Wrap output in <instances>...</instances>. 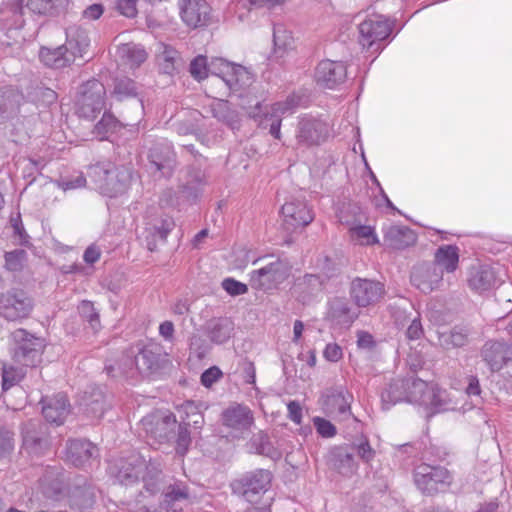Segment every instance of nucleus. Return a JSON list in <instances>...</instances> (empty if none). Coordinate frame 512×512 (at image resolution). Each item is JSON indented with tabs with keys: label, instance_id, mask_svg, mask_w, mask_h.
<instances>
[{
	"label": "nucleus",
	"instance_id": "nucleus-16",
	"mask_svg": "<svg viewBox=\"0 0 512 512\" xmlns=\"http://www.w3.org/2000/svg\"><path fill=\"white\" fill-rule=\"evenodd\" d=\"M347 76V68L343 62L323 60L315 69V81L324 88L333 89L343 83Z\"/></svg>",
	"mask_w": 512,
	"mask_h": 512
},
{
	"label": "nucleus",
	"instance_id": "nucleus-1",
	"mask_svg": "<svg viewBox=\"0 0 512 512\" xmlns=\"http://www.w3.org/2000/svg\"><path fill=\"white\" fill-rule=\"evenodd\" d=\"M89 176L102 195L114 198L125 194L130 188L132 170L125 164L101 162L89 168Z\"/></svg>",
	"mask_w": 512,
	"mask_h": 512
},
{
	"label": "nucleus",
	"instance_id": "nucleus-7",
	"mask_svg": "<svg viewBox=\"0 0 512 512\" xmlns=\"http://www.w3.org/2000/svg\"><path fill=\"white\" fill-rule=\"evenodd\" d=\"M32 309V299L21 289L13 288L0 296V315L8 321L25 319Z\"/></svg>",
	"mask_w": 512,
	"mask_h": 512
},
{
	"label": "nucleus",
	"instance_id": "nucleus-2",
	"mask_svg": "<svg viewBox=\"0 0 512 512\" xmlns=\"http://www.w3.org/2000/svg\"><path fill=\"white\" fill-rule=\"evenodd\" d=\"M161 465L157 461H149L146 465L144 460L135 458L127 466L122 465L116 475L117 480L123 485H131L137 482L142 474V481L147 493L155 494L161 489Z\"/></svg>",
	"mask_w": 512,
	"mask_h": 512
},
{
	"label": "nucleus",
	"instance_id": "nucleus-18",
	"mask_svg": "<svg viewBox=\"0 0 512 512\" xmlns=\"http://www.w3.org/2000/svg\"><path fill=\"white\" fill-rule=\"evenodd\" d=\"M328 136V125L319 119L305 117L298 126L297 140L304 145H316Z\"/></svg>",
	"mask_w": 512,
	"mask_h": 512
},
{
	"label": "nucleus",
	"instance_id": "nucleus-6",
	"mask_svg": "<svg viewBox=\"0 0 512 512\" xmlns=\"http://www.w3.org/2000/svg\"><path fill=\"white\" fill-rule=\"evenodd\" d=\"M209 72L220 78L230 90L248 87L253 82L252 74L243 66L215 58L208 64Z\"/></svg>",
	"mask_w": 512,
	"mask_h": 512
},
{
	"label": "nucleus",
	"instance_id": "nucleus-22",
	"mask_svg": "<svg viewBox=\"0 0 512 512\" xmlns=\"http://www.w3.org/2000/svg\"><path fill=\"white\" fill-rule=\"evenodd\" d=\"M37 422L30 421L25 424L23 434L22 448L29 455L39 456L42 455L49 446L48 439L45 433L40 431Z\"/></svg>",
	"mask_w": 512,
	"mask_h": 512
},
{
	"label": "nucleus",
	"instance_id": "nucleus-13",
	"mask_svg": "<svg viewBox=\"0 0 512 512\" xmlns=\"http://www.w3.org/2000/svg\"><path fill=\"white\" fill-rule=\"evenodd\" d=\"M352 400V394L343 387H338L326 391L322 397V406L327 414L345 420L351 415Z\"/></svg>",
	"mask_w": 512,
	"mask_h": 512
},
{
	"label": "nucleus",
	"instance_id": "nucleus-40",
	"mask_svg": "<svg viewBox=\"0 0 512 512\" xmlns=\"http://www.w3.org/2000/svg\"><path fill=\"white\" fill-rule=\"evenodd\" d=\"M233 330V323L228 318L212 319L207 324V332L211 341L221 344L226 342Z\"/></svg>",
	"mask_w": 512,
	"mask_h": 512
},
{
	"label": "nucleus",
	"instance_id": "nucleus-61",
	"mask_svg": "<svg viewBox=\"0 0 512 512\" xmlns=\"http://www.w3.org/2000/svg\"><path fill=\"white\" fill-rule=\"evenodd\" d=\"M323 356L330 362H338L343 356L342 348L336 343H329L323 351Z\"/></svg>",
	"mask_w": 512,
	"mask_h": 512
},
{
	"label": "nucleus",
	"instance_id": "nucleus-53",
	"mask_svg": "<svg viewBox=\"0 0 512 512\" xmlns=\"http://www.w3.org/2000/svg\"><path fill=\"white\" fill-rule=\"evenodd\" d=\"M466 342V335L461 331L451 330L449 333L440 335V343L445 347H461Z\"/></svg>",
	"mask_w": 512,
	"mask_h": 512
},
{
	"label": "nucleus",
	"instance_id": "nucleus-33",
	"mask_svg": "<svg viewBox=\"0 0 512 512\" xmlns=\"http://www.w3.org/2000/svg\"><path fill=\"white\" fill-rule=\"evenodd\" d=\"M406 383L407 378L395 379L390 383L389 387L382 392L381 399L384 409H389L392 405L401 401L408 402V387Z\"/></svg>",
	"mask_w": 512,
	"mask_h": 512
},
{
	"label": "nucleus",
	"instance_id": "nucleus-9",
	"mask_svg": "<svg viewBox=\"0 0 512 512\" xmlns=\"http://www.w3.org/2000/svg\"><path fill=\"white\" fill-rule=\"evenodd\" d=\"M289 275V265L284 261L276 260L258 270L252 271L250 281L252 287L268 290L283 283Z\"/></svg>",
	"mask_w": 512,
	"mask_h": 512
},
{
	"label": "nucleus",
	"instance_id": "nucleus-42",
	"mask_svg": "<svg viewBox=\"0 0 512 512\" xmlns=\"http://www.w3.org/2000/svg\"><path fill=\"white\" fill-rule=\"evenodd\" d=\"M406 384L408 387V402L424 406L426 395L431 391L433 385H428L427 382L413 376L407 378Z\"/></svg>",
	"mask_w": 512,
	"mask_h": 512
},
{
	"label": "nucleus",
	"instance_id": "nucleus-25",
	"mask_svg": "<svg viewBox=\"0 0 512 512\" xmlns=\"http://www.w3.org/2000/svg\"><path fill=\"white\" fill-rule=\"evenodd\" d=\"M323 283L319 276L307 274L296 279L291 288V293L303 304L309 303L322 291Z\"/></svg>",
	"mask_w": 512,
	"mask_h": 512
},
{
	"label": "nucleus",
	"instance_id": "nucleus-52",
	"mask_svg": "<svg viewBox=\"0 0 512 512\" xmlns=\"http://www.w3.org/2000/svg\"><path fill=\"white\" fill-rule=\"evenodd\" d=\"M337 458L338 469L342 474H353L357 470V464L354 460V456L351 453L346 451H340L337 454Z\"/></svg>",
	"mask_w": 512,
	"mask_h": 512
},
{
	"label": "nucleus",
	"instance_id": "nucleus-19",
	"mask_svg": "<svg viewBox=\"0 0 512 512\" xmlns=\"http://www.w3.org/2000/svg\"><path fill=\"white\" fill-rule=\"evenodd\" d=\"M467 281L471 290L483 294L493 289L501 280L492 267L480 265L470 269Z\"/></svg>",
	"mask_w": 512,
	"mask_h": 512
},
{
	"label": "nucleus",
	"instance_id": "nucleus-24",
	"mask_svg": "<svg viewBox=\"0 0 512 512\" xmlns=\"http://www.w3.org/2000/svg\"><path fill=\"white\" fill-rule=\"evenodd\" d=\"M223 424L235 432L234 436L248 430L253 423L251 410L242 405L226 409L222 414Z\"/></svg>",
	"mask_w": 512,
	"mask_h": 512
},
{
	"label": "nucleus",
	"instance_id": "nucleus-43",
	"mask_svg": "<svg viewBox=\"0 0 512 512\" xmlns=\"http://www.w3.org/2000/svg\"><path fill=\"white\" fill-rule=\"evenodd\" d=\"M157 61L163 73L173 74L180 63L178 52L167 45L161 44Z\"/></svg>",
	"mask_w": 512,
	"mask_h": 512
},
{
	"label": "nucleus",
	"instance_id": "nucleus-47",
	"mask_svg": "<svg viewBox=\"0 0 512 512\" xmlns=\"http://www.w3.org/2000/svg\"><path fill=\"white\" fill-rule=\"evenodd\" d=\"M138 88L135 82L129 78H118L115 80L112 96L119 101L136 97Z\"/></svg>",
	"mask_w": 512,
	"mask_h": 512
},
{
	"label": "nucleus",
	"instance_id": "nucleus-41",
	"mask_svg": "<svg viewBox=\"0 0 512 512\" xmlns=\"http://www.w3.org/2000/svg\"><path fill=\"white\" fill-rule=\"evenodd\" d=\"M126 126H134V124H123L121 121L115 118L110 112H104L100 121L95 125L93 133L100 139L104 140L108 138L110 133L117 132L120 128Z\"/></svg>",
	"mask_w": 512,
	"mask_h": 512
},
{
	"label": "nucleus",
	"instance_id": "nucleus-39",
	"mask_svg": "<svg viewBox=\"0 0 512 512\" xmlns=\"http://www.w3.org/2000/svg\"><path fill=\"white\" fill-rule=\"evenodd\" d=\"M40 60L51 68H64L72 64V56L68 55L63 46L55 49L42 48L39 53Z\"/></svg>",
	"mask_w": 512,
	"mask_h": 512
},
{
	"label": "nucleus",
	"instance_id": "nucleus-27",
	"mask_svg": "<svg viewBox=\"0 0 512 512\" xmlns=\"http://www.w3.org/2000/svg\"><path fill=\"white\" fill-rule=\"evenodd\" d=\"M90 44L87 32L77 26L66 30V43L62 45L68 55L72 56V63L78 57H83Z\"/></svg>",
	"mask_w": 512,
	"mask_h": 512
},
{
	"label": "nucleus",
	"instance_id": "nucleus-23",
	"mask_svg": "<svg viewBox=\"0 0 512 512\" xmlns=\"http://www.w3.org/2000/svg\"><path fill=\"white\" fill-rule=\"evenodd\" d=\"M210 14V6L205 0H183L181 18L190 27L205 25Z\"/></svg>",
	"mask_w": 512,
	"mask_h": 512
},
{
	"label": "nucleus",
	"instance_id": "nucleus-30",
	"mask_svg": "<svg viewBox=\"0 0 512 512\" xmlns=\"http://www.w3.org/2000/svg\"><path fill=\"white\" fill-rule=\"evenodd\" d=\"M384 240L394 249H403L413 245L416 234L409 228L403 226H390L384 234Z\"/></svg>",
	"mask_w": 512,
	"mask_h": 512
},
{
	"label": "nucleus",
	"instance_id": "nucleus-12",
	"mask_svg": "<svg viewBox=\"0 0 512 512\" xmlns=\"http://www.w3.org/2000/svg\"><path fill=\"white\" fill-rule=\"evenodd\" d=\"M298 105V99L295 96L288 97L283 102H277L270 106L260 120V126L269 129V133L275 139H281V122L282 117L286 114L293 113Z\"/></svg>",
	"mask_w": 512,
	"mask_h": 512
},
{
	"label": "nucleus",
	"instance_id": "nucleus-14",
	"mask_svg": "<svg viewBox=\"0 0 512 512\" xmlns=\"http://www.w3.org/2000/svg\"><path fill=\"white\" fill-rule=\"evenodd\" d=\"M443 279L442 270L432 263H422L416 265L410 276L413 286L423 293H430L437 289Z\"/></svg>",
	"mask_w": 512,
	"mask_h": 512
},
{
	"label": "nucleus",
	"instance_id": "nucleus-8",
	"mask_svg": "<svg viewBox=\"0 0 512 512\" xmlns=\"http://www.w3.org/2000/svg\"><path fill=\"white\" fill-rule=\"evenodd\" d=\"M271 473L268 470H255L248 472L232 483V489L244 497L247 502L253 503L256 497L267 491L271 483Z\"/></svg>",
	"mask_w": 512,
	"mask_h": 512
},
{
	"label": "nucleus",
	"instance_id": "nucleus-45",
	"mask_svg": "<svg viewBox=\"0 0 512 512\" xmlns=\"http://www.w3.org/2000/svg\"><path fill=\"white\" fill-rule=\"evenodd\" d=\"M350 237L360 245H373L378 243V238L371 226L351 225L349 227Z\"/></svg>",
	"mask_w": 512,
	"mask_h": 512
},
{
	"label": "nucleus",
	"instance_id": "nucleus-55",
	"mask_svg": "<svg viewBox=\"0 0 512 512\" xmlns=\"http://www.w3.org/2000/svg\"><path fill=\"white\" fill-rule=\"evenodd\" d=\"M313 424L318 434L324 438H331L336 435V427L324 418L314 417Z\"/></svg>",
	"mask_w": 512,
	"mask_h": 512
},
{
	"label": "nucleus",
	"instance_id": "nucleus-10",
	"mask_svg": "<svg viewBox=\"0 0 512 512\" xmlns=\"http://www.w3.org/2000/svg\"><path fill=\"white\" fill-rule=\"evenodd\" d=\"M390 33L391 23L380 14L370 15L359 24V42L363 48H372L385 40Z\"/></svg>",
	"mask_w": 512,
	"mask_h": 512
},
{
	"label": "nucleus",
	"instance_id": "nucleus-57",
	"mask_svg": "<svg viewBox=\"0 0 512 512\" xmlns=\"http://www.w3.org/2000/svg\"><path fill=\"white\" fill-rule=\"evenodd\" d=\"M190 350L201 359L207 354L208 346L201 336L193 335L190 339Z\"/></svg>",
	"mask_w": 512,
	"mask_h": 512
},
{
	"label": "nucleus",
	"instance_id": "nucleus-48",
	"mask_svg": "<svg viewBox=\"0 0 512 512\" xmlns=\"http://www.w3.org/2000/svg\"><path fill=\"white\" fill-rule=\"evenodd\" d=\"M15 356L17 361L26 367L36 366L41 361L40 350L26 342L19 346Z\"/></svg>",
	"mask_w": 512,
	"mask_h": 512
},
{
	"label": "nucleus",
	"instance_id": "nucleus-35",
	"mask_svg": "<svg viewBox=\"0 0 512 512\" xmlns=\"http://www.w3.org/2000/svg\"><path fill=\"white\" fill-rule=\"evenodd\" d=\"M175 423L176 421L171 415L165 416L161 420L157 416H147L142 419V425L146 432L161 440L169 439L168 428L174 426Z\"/></svg>",
	"mask_w": 512,
	"mask_h": 512
},
{
	"label": "nucleus",
	"instance_id": "nucleus-34",
	"mask_svg": "<svg viewBox=\"0 0 512 512\" xmlns=\"http://www.w3.org/2000/svg\"><path fill=\"white\" fill-rule=\"evenodd\" d=\"M83 407L84 412L89 417L93 419H100L103 417L110 405L102 390L97 388L94 389L88 397H85Z\"/></svg>",
	"mask_w": 512,
	"mask_h": 512
},
{
	"label": "nucleus",
	"instance_id": "nucleus-37",
	"mask_svg": "<svg viewBox=\"0 0 512 512\" xmlns=\"http://www.w3.org/2000/svg\"><path fill=\"white\" fill-rule=\"evenodd\" d=\"M327 317L338 325H349L356 316L351 312L346 300L335 298L329 302Z\"/></svg>",
	"mask_w": 512,
	"mask_h": 512
},
{
	"label": "nucleus",
	"instance_id": "nucleus-28",
	"mask_svg": "<svg viewBox=\"0 0 512 512\" xmlns=\"http://www.w3.org/2000/svg\"><path fill=\"white\" fill-rule=\"evenodd\" d=\"M70 412V405L64 394H57L44 402L42 413L48 422L60 425Z\"/></svg>",
	"mask_w": 512,
	"mask_h": 512
},
{
	"label": "nucleus",
	"instance_id": "nucleus-38",
	"mask_svg": "<svg viewBox=\"0 0 512 512\" xmlns=\"http://www.w3.org/2000/svg\"><path fill=\"white\" fill-rule=\"evenodd\" d=\"M117 55L123 64L130 68L138 67L147 58L143 47L133 43H126L118 47Z\"/></svg>",
	"mask_w": 512,
	"mask_h": 512
},
{
	"label": "nucleus",
	"instance_id": "nucleus-59",
	"mask_svg": "<svg viewBox=\"0 0 512 512\" xmlns=\"http://www.w3.org/2000/svg\"><path fill=\"white\" fill-rule=\"evenodd\" d=\"M137 0H117V10L125 17L133 18L137 14Z\"/></svg>",
	"mask_w": 512,
	"mask_h": 512
},
{
	"label": "nucleus",
	"instance_id": "nucleus-62",
	"mask_svg": "<svg viewBox=\"0 0 512 512\" xmlns=\"http://www.w3.org/2000/svg\"><path fill=\"white\" fill-rule=\"evenodd\" d=\"M78 310L80 315L88 322H93L97 320L98 312L95 310L92 302L90 301H82L78 306Z\"/></svg>",
	"mask_w": 512,
	"mask_h": 512
},
{
	"label": "nucleus",
	"instance_id": "nucleus-58",
	"mask_svg": "<svg viewBox=\"0 0 512 512\" xmlns=\"http://www.w3.org/2000/svg\"><path fill=\"white\" fill-rule=\"evenodd\" d=\"M286 0H241L239 4L242 7H249V8H274L276 6H279L283 4Z\"/></svg>",
	"mask_w": 512,
	"mask_h": 512
},
{
	"label": "nucleus",
	"instance_id": "nucleus-63",
	"mask_svg": "<svg viewBox=\"0 0 512 512\" xmlns=\"http://www.w3.org/2000/svg\"><path fill=\"white\" fill-rule=\"evenodd\" d=\"M13 449L12 433L8 430H0V458Z\"/></svg>",
	"mask_w": 512,
	"mask_h": 512
},
{
	"label": "nucleus",
	"instance_id": "nucleus-29",
	"mask_svg": "<svg viewBox=\"0 0 512 512\" xmlns=\"http://www.w3.org/2000/svg\"><path fill=\"white\" fill-rule=\"evenodd\" d=\"M98 449L87 440H71L67 444L66 456L74 466H83L97 456Z\"/></svg>",
	"mask_w": 512,
	"mask_h": 512
},
{
	"label": "nucleus",
	"instance_id": "nucleus-49",
	"mask_svg": "<svg viewBox=\"0 0 512 512\" xmlns=\"http://www.w3.org/2000/svg\"><path fill=\"white\" fill-rule=\"evenodd\" d=\"M27 261V253L23 249H16L5 254V265L10 271H21Z\"/></svg>",
	"mask_w": 512,
	"mask_h": 512
},
{
	"label": "nucleus",
	"instance_id": "nucleus-32",
	"mask_svg": "<svg viewBox=\"0 0 512 512\" xmlns=\"http://www.w3.org/2000/svg\"><path fill=\"white\" fill-rule=\"evenodd\" d=\"M459 263V249L453 245H443L436 250L433 265L439 267L442 272H454Z\"/></svg>",
	"mask_w": 512,
	"mask_h": 512
},
{
	"label": "nucleus",
	"instance_id": "nucleus-11",
	"mask_svg": "<svg viewBox=\"0 0 512 512\" xmlns=\"http://www.w3.org/2000/svg\"><path fill=\"white\" fill-rule=\"evenodd\" d=\"M351 297L359 307L376 304L385 293L384 285L378 281L356 278L350 287Z\"/></svg>",
	"mask_w": 512,
	"mask_h": 512
},
{
	"label": "nucleus",
	"instance_id": "nucleus-64",
	"mask_svg": "<svg viewBox=\"0 0 512 512\" xmlns=\"http://www.w3.org/2000/svg\"><path fill=\"white\" fill-rule=\"evenodd\" d=\"M357 453L359 457L366 463H369L373 460L375 456V451L370 446L369 442L364 439L359 444L356 445Z\"/></svg>",
	"mask_w": 512,
	"mask_h": 512
},
{
	"label": "nucleus",
	"instance_id": "nucleus-36",
	"mask_svg": "<svg viewBox=\"0 0 512 512\" xmlns=\"http://www.w3.org/2000/svg\"><path fill=\"white\" fill-rule=\"evenodd\" d=\"M424 407L432 414L454 409L446 390L432 386L431 391L426 395Z\"/></svg>",
	"mask_w": 512,
	"mask_h": 512
},
{
	"label": "nucleus",
	"instance_id": "nucleus-21",
	"mask_svg": "<svg viewBox=\"0 0 512 512\" xmlns=\"http://www.w3.org/2000/svg\"><path fill=\"white\" fill-rule=\"evenodd\" d=\"M481 354L492 372L499 371L506 362L512 360V346L502 342H487Z\"/></svg>",
	"mask_w": 512,
	"mask_h": 512
},
{
	"label": "nucleus",
	"instance_id": "nucleus-17",
	"mask_svg": "<svg viewBox=\"0 0 512 512\" xmlns=\"http://www.w3.org/2000/svg\"><path fill=\"white\" fill-rule=\"evenodd\" d=\"M189 500L188 488L185 484L176 483L170 485L165 493L163 494V500L159 507L153 509H142L132 512H161L165 510L167 512H177L183 509V506Z\"/></svg>",
	"mask_w": 512,
	"mask_h": 512
},
{
	"label": "nucleus",
	"instance_id": "nucleus-50",
	"mask_svg": "<svg viewBox=\"0 0 512 512\" xmlns=\"http://www.w3.org/2000/svg\"><path fill=\"white\" fill-rule=\"evenodd\" d=\"M40 487L47 497H52L60 491V482L54 470L46 471V474L40 479Z\"/></svg>",
	"mask_w": 512,
	"mask_h": 512
},
{
	"label": "nucleus",
	"instance_id": "nucleus-3",
	"mask_svg": "<svg viewBox=\"0 0 512 512\" xmlns=\"http://www.w3.org/2000/svg\"><path fill=\"white\" fill-rule=\"evenodd\" d=\"M106 89L98 80L82 84L76 98V113L80 118L93 121L105 108Z\"/></svg>",
	"mask_w": 512,
	"mask_h": 512
},
{
	"label": "nucleus",
	"instance_id": "nucleus-60",
	"mask_svg": "<svg viewBox=\"0 0 512 512\" xmlns=\"http://www.w3.org/2000/svg\"><path fill=\"white\" fill-rule=\"evenodd\" d=\"M222 372L218 367H211L204 371L201 375V383L205 387L212 386L220 377Z\"/></svg>",
	"mask_w": 512,
	"mask_h": 512
},
{
	"label": "nucleus",
	"instance_id": "nucleus-5",
	"mask_svg": "<svg viewBox=\"0 0 512 512\" xmlns=\"http://www.w3.org/2000/svg\"><path fill=\"white\" fill-rule=\"evenodd\" d=\"M453 481L450 472L441 466L420 464L414 470V482L426 495H434L449 488Z\"/></svg>",
	"mask_w": 512,
	"mask_h": 512
},
{
	"label": "nucleus",
	"instance_id": "nucleus-56",
	"mask_svg": "<svg viewBox=\"0 0 512 512\" xmlns=\"http://www.w3.org/2000/svg\"><path fill=\"white\" fill-rule=\"evenodd\" d=\"M223 289L231 296H238L247 293L248 287L246 284L239 282L233 278H226L222 282Z\"/></svg>",
	"mask_w": 512,
	"mask_h": 512
},
{
	"label": "nucleus",
	"instance_id": "nucleus-26",
	"mask_svg": "<svg viewBox=\"0 0 512 512\" xmlns=\"http://www.w3.org/2000/svg\"><path fill=\"white\" fill-rule=\"evenodd\" d=\"M156 345H147L139 350L134 360H130V365L135 366L136 370L143 375H149L157 371L160 367V353ZM132 367H130V370Z\"/></svg>",
	"mask_w": 512,
	"mask_h": 512
},
{
	"label": "nucleus",
	"instance_id": "nucleus-54",
	"mask_svg": "<svg viewBox=\"0 0 512 512\" xmlns=\"http://www.w3.org/2000/svg\"><path fill=\"white\" fill-rule=\"evenodd\" d=\"M190 73L196 80L206 78L209 73L206 57L200 55L194 58L190 63Z\"/></svg>",
	"mask_w": 512,
	"mask_h": 512
},
{
	"label": "nucleus",
	"instance_id": "nucleus-44",
	"mask_svg": "<svg viewBox=\"0 0 512 512\" xmlns=\"http://www.w3.org/2000/svg\"><path fill=\"white\" fill-rule=\"evenodd\" d=\"M211 112L215 118L229 125L231 128H235L238 124V115L234 111L228 101L225 100H214L211 104Z\"/></svg>",
	"mask_w": 512,
	"mask_h": 512
},
{
	"label": "nucleus",
	"instance_id": "nucleus-15",
	"mask_svg": "<svg viewBox=\"0 0 512 512\" xmlns=\"http://www.w3.org/2000/svg\"><path fill=\"white\" fill-rule=\"evenodd\" d=\"M282 216L287 230H296L313 221L314 215L303 200L292 199L282 206Z\"/></svg>",
	"mask_w": 512,
	"mask_h": 512
},
{
	"label": "nucleus",
	"instance_id": "nucleus-4",
	"mask_svg": "<svg viewBox=\"0 0 512 512\" xmlns=\"http://www.w3.org/2000/svg\"><path fill=\"white\" fill-rule=\"evenodd\" d=\"M144 231L142 237L148 250H156L158 243H165L168 235L175 228V221L172 216L166 214L159 208L147 210L144 218Z\"/></svg>",
	"mask_w": 512,
	"mask_h": 512
},
{
	"label": "nucleus",
	"instance_id": "nucleus-31",
	"mask_svg": "<svg viewBox=\"0 0 512 512\" xmlns=\"http://www.w3.org/2000/svg\"><path fill=\"white\" fill-rule=\"evenodd\" d=\"M149 161L155 170L169 174L174 163V154L168 145L158 144L150 150Z\"/></svg>",
	"mask_w": 512,
	"mask_h": 512
},
{
	"label": "nucleus",
	"instance_id": "nucleus-51",
	"mask_svg": "<svg viewBox=\"0 0 512 512\" xmlns=\"http://www.w3.org/2000/svg\"><path fill=\"white\" fill-rule=\"evenodd\" d=\"M24 376L23 368L4 366L2 372V387L7 390L17 384Z\"/></svg>",
	"mask_w": 512,
	"mask_h": 512
},
{
	"label": "nucleus",
	"instance_id": "nucleus-20",
	"mask_svg": "<svg viewBox=\"0 0 512 512\" xmlns=\"http://www.w3.org/2000/svg\"><path fill=\"white\" fill-rule=\"evenodd\" d=\"M295 49L296 41L292 32L284 24H275L271 57L276 61H284Z\"/></svg>",
	"mask_w": 512,
	"mask_h": 512
},
{
	"label": "nucleus",
	"instance_id": "nucleus-46",
	"mask_svg": "<svg viewBox=\"0 0 512 512\" xmlns=\"http://www.w3.org/2000/svg\"><path fill=\"white\" fill-rule=\"evenodd\" d=\"M66 3L67 0H27L26 7L35 14L50 15Z\"/></svg>",
	"mask_w": 512,
	"mask_h": 512
}]
</instances>
